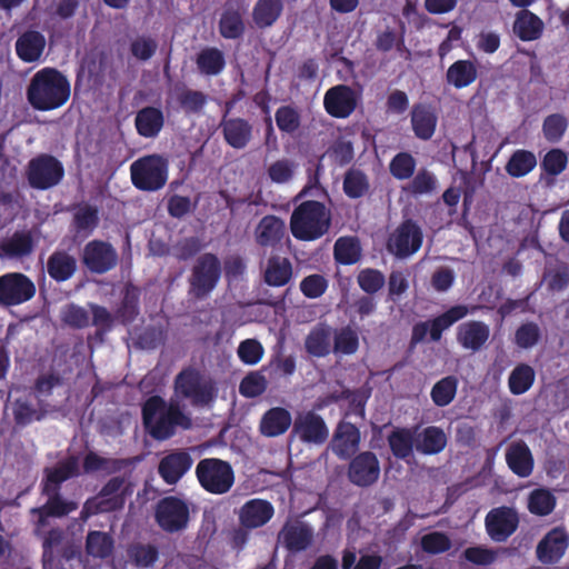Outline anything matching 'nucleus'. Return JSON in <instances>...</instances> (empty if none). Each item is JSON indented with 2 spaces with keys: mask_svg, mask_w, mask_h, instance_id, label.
Here are the masks:
<instances>
[{
  "mask_svg": "<svg viewBox=\"0 0 569 569\" xmlns=\"http://www.w3.org/2000/svg\"><path fill=\"white\" fill-rule=\"evenodd\" d=\"M542 28V21L528 10L520 11L513 23L515 33L523 41H531L539 38Z\"/></svg>",
  "mask_w": 569,
  "mask_h": 569,
  "instance_id": "obj_41",
  "label": "nucleus"
},
{
  "mask_svg": "<svg viewBox=\"0 0 569 569\" xmlns=\"http://www.w3.org/2000/svg\"><path fill=\"white\" fill-rule=\"evenodd\" d=\"M196 63L202 74L217 76L223 70L226 61L219 49L204 48L198 53Z\"/></svg>",
  "mask_w": 569,
  "mask_h": 569,
  "instance_id": "obj_42",
  "label": "nucleus"
},
{
  "mask_svg": "<svg viewBox=\"0 0 569 569\" xmlns=\"http://www.w3.org/2000/svg\"><path fill=\"white\" fill-rule=\"evenodd\" d=\"M132 183L140 190L161 189L168 179V162L158 154L146 156L130 166Z\"/></svg>",
  "mask_w": 569,
  "mask_h": 569,
  "instance_id": "obj_5",
  "label": "nucleus"
},
{
  "mask_svg": "<svg viewBox=\"0 0 569 569\" xmlns=\"http://www.w3.org/2000/svg\"><path fill=\"white\" fill-rule=\"evenodd\" d=\"M490 328L482 321H466L457 328V341L466 350L479 351L488 341Z\"/></svg>",
  "mask_w": 569,
  "mask_h": 569,
  "instance_id": "obj_20",
  "label": "nucleus"
},
{
  "mask_svg": "<svg viewBox=\"0 0 569 569\" xmlns=\"http://www.w3.org/2000/svg\"><path fill=\"white\" fill-rule=\"evenodd\" d=\"M360 431L351 422L340 421L331 439L332 452L340 459L351 458L359 449Z\"/></svg>",
  "mask_w": 569,
  "mask_h": 569,
  "instance_id": "obj_18",
  "label": "nucleus"
},
{
  "mask_svg": "<svg viewBox=\"0 0 569 569\" xmlns=\"http://www.w3.org/2000/svg\"><path fill=\"white\" fill-rule=\"evenodd\" d=\"M535 380V371L527 365L516 367L509 377V387L511 391H527Z\"/></svg>",
  "mask_w": 569,
  "mask_h": 569,
  "instance_id": "obj_58",
  "label": "nucleus"
},
{
  "mask_svg": "<svg viewBox=\"0 0 569 569\" xmlns=\"http://www.w3.org/2000/svg\"><path fill=\"white\" fill-rule=\"evenodd\" d=\"M490 538L497 542L506 541L519 526V517L510 507H498L490 510L485 519Z\"/></svg>",
  "mask_w": 569,
  "mask_h": 569,
  "instance_id": "obj_12",
  "label": "nucleus"
},
{
  "mask_svg": "<svg viewBox=\"0 0 569 569\" xmlns=\"http://www.w3.org/2000/svg\"><path fill=\"white\" fill-rule=\"evenodd\" d=\"M292 433L302 442L315 445L325 443L329 436L325 420L313 411H307L296 417Z\"/></svg>",
  "mask_w": 569,
  "mask_h": 569,
  "instance_id": "obj_16",
  "label": "nucleus"
},
{
  "mask_svg": "<svg viewBox=\"0 0 569 569\" xmlns=\"http://www.w3.org/2000/svg\"><path fill=\"white\" fill-rule=\"evenodd\" d=\"M509 469L520 478H527L533 470V457L523 441L513 442L506 452Z\"/></svg>",
  "mask_w": 569,
  "mask_h": 569,
  "instance_id": "obj_26",
  "label": "nucleus"
},
{
  "mask_svg": "<svg viewBox=\"0 0 569 569\" xmlns=\"http://www.w3.org/2000/svg\"><path fill=\"white\" fill-rule=\"evenodd\" d=\"M43 472L41 489L60 490L62 482L80 475L79 459L77 456H69L60 460L54 467L46 468Z\"/></svg>",
  "mask_w": 569,
  "mask_h": 569,
  "instance_id": "obj_19",
  "label": "nucleus"
},
{
  "mask_svg": "<svg viewBox=\"0 0 569 569\" xmlns=\"http://www.w3.org/2000/svg\"><path fill=\"white\" fill-rule=\"evenodd\" d=\"M293 276L292 263L286 257L272 254L263 269V280L271 287H283Z\"/></svg>",
  "mask_w": 569,
  "mask_h": 569,
  "instance_id": "obj_28",
  "label": "nucleus"
},
{
  "mask_svg": "<svg viewBox=\"0 0 569 569\" xmlns=\"http://www.w3.org/2000/svg\"><path fill=\"white\" fill-rule=\"evenodd\" d=\"M163 126V113L161 110L147 107L140 110L136 117V127L138 132L146 137H156Z\"/></svg>",
  "mask_w": 569,
  "mask_h": 569,
  "instance_id": "obj_39",
  "label": "nucleus"
},
{
  "mask_svg": "<svg viewBox=\"0 0 569 569\" xmlns=\"http://www.w3.org/2000/svg\"><path fill=\"white\" fill-rule=\"evenodd\" d=\"M477 76L478 70L473 61L458 60L448 68L446 79L449 84L461 89L475 82Z\"/></svg>",
  "mask_w": 569,
  "mask_h": 569,
  "instance_id": "obj_36",
  "label": "nucleus"
},
{
  "mask_svg": "<svg viewBox=\"0 0 569 569\" xmlns=\"http://www.w3.org/2000/svg\"><path fill=\"white\" fill-rule=\"evenodd\" d=\"M421 548L427 553L439 555L451 548V541L446 533L433 531L421 538Z\"/></svg>",
  "mask_w": 569,
  "mask_h": 569,
  "instance_id": "obj_60",
  "label": "nucleus"
},
{
  "mask_svg": "<svg viewBox=\"0 0 569 569\" xmlns=\"http://www.w3.org/2000/svg\"><path fill=\"white\" fill-rule=\"evenodd\" d=\"M568 156L561 149H552L541 161L542 169L550 176L560 174L567 167Z\"/></svg>",
  "mask_w": 569,
  "mask_h": 569,
  "instance_id": "obj_62",
  "label": "nucleus"
},
{
  "mask_svg": "<svg viewBox=\"0 0 569 569\" xmlns=\"http://www.w3.org/2000/svg\"><path fill=\"white\" fill-rule=\"evenodd\" d=\"M369 188L366 174L359 170H350L346 173L343 190L350 198L362 197Z\"/></svg>",
  "mask_w": 569,
  "mask_h": 569,
  "instance_id": "obj_57",
  "label": "nucleus"
},
{
  "mask_svg": "<svg viewBox=\"0 0 569 569\" xmlns=\"http://www.w3.org/2000/svg\"><path fill=\"white\" fill-rule=\"evenodd\" d=\"M36 295L33 281L20 272L0 277V306L12 307L31 300Z\"/></svg>",
  "mask_w": 569,
  "mask_h": 569,
  "instance_id": "obj_10",
  "label": "nucleus"
},
{
  "mask_svg": "<svg viewBox=\"0 0 569 569\" xmlns=\"http://www.w3.org/2000/svg\"><path fill=\"white\" fill-rule=\"evenodd\" d=\"M154 520L166 532L174 533L182 531L190 521L189 505L177 496L163 497L154 507Z\"/></svg>",
  "mask_w": 569,
  "mask_h": 569,
  "instance_id": "obj_6",
  "label": "nucleus"
},
{
  "mask_svg": "<svg viewBox=\"0 0 569 569\" xmlns=\"http://www.w3.org/2000/svg\"><path fill=\"white\" fill-rule=\"evenodd\" d=\"M447 446V436L438 427H427L415 439V448L423 455H437Z\"/></svg>",
  "mask_w": 569,
  "mask_h": 569,
  "instance_id": "obj_32",
  "label": "nucleus"
},
{
  "mask_svg": "<svg viewBox=\"0 0 569 569\" xmlns=\"http://www.w3.org/2000/svg\"><path fill=\"white\" fill-rule=\"evenodd\" d=\"M176 391H206L208 383L200 371L188 368L176 378Z\"/></svg>",
  "mask_w": 569,
  "mask_h": 569,
  "instance_id": "obj_51",
  "label": "nucleus"
},
{
  "mask_svg": "<svg viewBox=\"0 0 569 569\" xmlns=\"http://www.w3.org/2000/svg\"><path fill=\"white\" fill-rule=\"evenodd\" d=\"M143 425L156 440H167L174 435L177 426L189 427V419L178 406H166L159 395L150 397L142 407Z\"/></svg>",
  "mask_w": 569,
  "mask_h": 569,
  "instance_id": "obj_2",
  "label": "nucleus"
},
{
  "mask_svg": "<svg viewBox=\"0 0 569 569\" xmlns=\"http://www.w3.org/2000/svg\"><path fill=\"white\" fill-rule=\"evenodd\" d=\"M77 233L88 237L98 224L97 211L91 207L79 208L73 217Z\"/></svg>",
  "mask_w": 569,
  "mask_h": 569,
  "instance_id": "obj_54",
  "label": "nucleus"
},
{
  "mask_svg": "<svg viewBox=\"0 0 569 569\" xmlns=\"http://www.w3.org/2000/svg\"><path fill=\"white\" fill-rule=\"evenodd\" d=\"M568 547V535L563 529L549 531L537 546V557L543 563L557 562Z\"/></svg>",
  "mask_w": 569,
  "mask_h": 569,
  "instance_id": "obj_22",
  "label": "nucleus"
},
{
  "mask_svg": "<svg viewBox=\"0 0 569 569\" xmlns=\"http://www.w3.org/2000/svg\"><path fill=\"white\" fill-rule=\"evenodd\" d=\"M296 164L289 159H280L274 161L268 168L269 178L276 183H286L293 176Z\"/></svg>",
  "mask_w": 569,
  "mask_h": 569,
  "instance_id": "obj_64",
  "label": "nucleus"
},
{
  "mask_svg": "<svg viewBox=\"0 0 569 569\" xmlns=\"http://www.w3.org/2000/svg\"><path fill=\"white\" fill-rule=\"evenodd\" d=\"M537 166V158L528 150H517L506 164V171L513 178H520L531 172Z\"/></svg>",
  "mask_w": 569,
  "mask_h": 569,
  "instance_id": "obj_45",
  "label": "nucleus"
},
{
  "mask_svg": "<svg viewBox=\"0 0 569 569\" xmlns=\"http://www.w3.org/2000/svg\"><path fill=\"white\" fill-rule=\"evenodd\" d=\"M237 355L244 365L254 366L262 359L264 349L257 339H246L239 343Z\"/></svg>",
  "mask_w": 569,
  "mask_h": 569,
  "instance_id": "obj_56",
  "label": "nucleus"
},
{
  "mask_svg": "<svg viewBox=\"0 0 569 569\" xmlns=\"http://www.w3.org/2000/svg\"><path fill=\"white\" fill-rule=\"evenodd\" d=\"M415 168L416 160L407 152L398 153L390 162V172L399 180L409 179L412 176Z\"/></svg>",
  "mask_w": 569,
  "mask_h": 569,
  "instance_id": "obj_61",
  "label": "nucleus"
},
{
  "mask_svg": "<svg viewBox=\"0 0 569 569\" xmlns=\"http://www.w3.org/2000/svg\"><path fill=\"white\" fill-rule=\"evenodd\" d=\"M221 274L219 259L212 253L198 258L190 279L191 292L197 298L206 297L214 289Z\"/></svg>",
  "mask_w": 569,
  "mask_h": 569,
  "instance_id": "obj_9",
  "label": "nucleus"
},
{
  "mask_svg": "<svg viewBox=\"0 0 569 569\" xmlns=\"http://www.w3.org/2000/svg\"><path fill=\"white\" fill-rule=\"evenodd\" d=\"M41 493L48 497L41 510H44L51 517L61 518L78 508L77 502L63 499L60 490L50 491V489H41Z\"/></svg>",
  "mask_w": 569,
  "mask_h": 569,
  "instance_id": "obj_44",
  "label": "nucleus"
},
{
  "mask_svg": "<svg viewBox=\"0 0 569 569\" xmlns=\"http://www.w3.org/2000/svg\"><path fill=\"white\" fill-rule=\"evenodd\" d=\"M421 244V229L411 220H407L390 234L388 250L399 258H406L417 252Z\"/></svg>",
  "mask_w": 569,
  "mask_h": 569,
  "instance_id": "obj_11",
  "label": "nucleus"
},
{
  "mask_svg": "<svg viewBox=\"0 0 569 569\" xmlns=\"http://www.w3.org/2000/svg\"><path fill=\"white\" fill-rule=\"evenodd\" d=\"M117 261V251L108 242L92 240L83 248L82 262L91 272L104 273L114 268Z\"/></svg>",
  "mask_w": 569,
  "mask_h": 569,
  "instance_id": "obj_14",
  "label": "nucleus"
},
{
  "mask_svg": "<svg viewBox=\"0 0 569 569\" xmlns=\"http://www.w3.org/2000/svg\"><path fill=\"white\" fill-rule=\"evenodd\" d=\"M361 249L355 238H339L335 243V258L343 264H351L360 259Z\"/></svg>",
  "mask_w": 569,
  "mask_h": 569,
  "instance_id": "obj_50",
  "label": "nucleus"
},
{
  "mask_svg": "<svg viewBox=\"0 0 569 569\" xmlns=\"http://www.w3.org/2000/svg\"><path fill=\"white\" fill-rule=\"evenodd\" d=\"M568 128V119L561 113H552L542 122V133L549 142H558Z\"/></svg>",
  "mask_w": 569,
  "mask_h": 569,
  "instance_id": "obj_53",
  "label": "nucleus"
},
{
  "mask_svg": "<svg viewBox=\"0 0 569 569\" xmlns=\"http://www.w3.org/2000/svg\"><path fill=\"white\" fill-rule=\"evenodd\" d=\"M333 352L342 355L355 353L359 346L358 335L350 328H342L333 337Z\"/></svg>",
  "mask_w": 569,
  "mask_h": 569,
  "instance_id": "obj_55",
  "label": "nucleus"
},
{
  "mask_svg": "<svg viewBox=\"0 0 569 569\" xmlns=\"http://www.w3.org/2000/svg\"><path fill=\"white\" fill-rule=\"evenodd\" d=\"M37 393H33L36 396ZM19 398L13 406L14 422L19 427H26L33 421H39L44 417L46 411L40 407V399L37 397Z\"/></svg>",
  "mask_w": 569,
  "mask_h": 569,
  "instance_id": "obj_31",
  "label": "nucleus"
},
{
  "mask_svg": "<svg viewBox=\"0 0 569 569\" xmlns=\"http://www.w3.org/2000/svg\"><path fill=\"white\" fill-rule=\"evenodd\" d=\"M348 479L351 483L366 488L379 479L380 465L377 456L371 451L356 455L348 467Z\"/></svg>",
  "mask_w": 569,
  "mask_h": 569,
  "instance_id": "obj_13",
  "label": "nucleus"
},
{
  "mask_svg": "<svg viewBox=\"0 0 569 569\" xmlns=\"http://www.w3.org/2000/svg\"><path fill=\"white\" fill-rule=\"evenodd\" d=\"M282 10L281 0H258L252 9V20L260 29L269 28L279 19Z\"/></svg>",
  "mask_w": 569,
  "mask_h": 569,
  "instance_id": "obj_37",
  "label": "nucleus"
},
{
  "mask_svg": "<svg viewBox=\"0 0 569 569\" xmlns=\"http://www.w3.org/2000/svg\"><path fill=\"white\" fill-rule=\"evenodd\" d=\"M193 458L186 449H177L164 455L158 463V475L164 483L177 485L191 469Z\"/></svg>",
  "mask_w": 569,
  "mask_h": 569,
  "instance_id": "obj_15",
  "label": "nucleus"
},
{
  "mask_svg": "<svg viewBox=\"0 0 569 569\" xmlns=\"http://www.w3.org/2000/svg\"><path fill=\"white\" fill-rule=\"evenodd\" d=\"M473 307L471 311L476 310ZM470 312V309L467 306H455L451 307L448 311L435 318L431 321H428L430 325V338L432 341H438L441 338L442 331L451 327L455 322L465 318Z\"/></svg>",
  "mask_w": 569,
  "mask_h": 569,
  "instance_id": "obj_38",
  "label": "nucleus"
},
{
  "mask_svg": "<svg viewBox=\"0 0 569 569\" xmlns=\"http://www.w3.org/2000/svg\"><path fill=\"white\" fill-rule=\"evenodd\" d=\"M158 49V42L146 36H139L131 40L130 52L139 61H147L153 57Z\"/></svg>",
  "mask_w": 569,
  "mask_h": 569,
  "instance_id": "obj_59",
  "label": "nucleus"
},
{
  "mask_svg": "<svg viewBox=\"0 0 569 569\" xmlns=\"http://www.w3.org/2000/svg\"><path fill=\"white\" fill-rule=\"evenodd\" d=\"M415 439L409 429H396L388 436V443L392 455L398 459H406L412 453Z\"/></svg>",
  "mask_w": 569,
  "mask_h": 569,
  "instance_id": "obj_46",
  "label": "nucleus"
},
{
  "mask_svg": "<svg viewBox=\"0 0 569 569\" xmlns=\"http://www.w3.org/2000/svg\"><path fill=\"white\" fill-rule=\"evenodd\" d=\"M131 562L138 568H148L154 565L159 558V550L150 543L137 542L127 550Z\"/></svg>",
  "mask_w": 569,
  "mask_h": 569,
  "instance_id": "obj_48",
  "label": "nucleus"
},
{
  "mask_svg": "<svg viewBox=\"0 0 569 569\" xmlns=\"http://www.w3.org/2000/svg\"><path fill=\"white\" fill-rule=\"evenodd\" d=\"M62 163L52 156L41 154L29 161L27 178L32 188L49 189L63 178Z\"/></svg>",
  "mask_w": 569,
  "mask_h": 569,
  "instance_id": "obj_8",
  "label": "nucleus"
},
{
  "mask_svg": "<svg viewBox=\"0 0 569 569\" xmlns=\"http://www.w3.org/2000/svg\"><path fill=\"white\" fill-rule=\"evenodd\" d=\"M36 239L31 230H17L0 239L1 260H22L33 252Z\"/></svg>",
  "mask_w": 569,
  "mask_h": 569,
  "instance_id": "obj_17",
  "label": "nucleus"
},
{
  "mask_svg": "<svg viewBox=\"0 0 569 569\" xmlns=\"http://www.w3.org/2000/svg\"><path fill=\"white\" fill-rule=\"evenodd\" d=\"M292 423L290 412L282 407H273L267 410L259 423V431L268 438L279 437L287 432Z\"/></svg>",
  "mask_w": 569,
  "mask_h": 569,
  "instance_id": "obj_25",
  "label": "nucleus"
},
{
  "mask_svg": "<svg viewBox=\"0 0 569 569\" xmlns=\"http://www.w3.org/2000/svg\"><path fill=\"white\" fill-rule=\"evenodd\" d=\"M330 212L318 201H305L290 218V229L296 239L312 241L322 237L330 227Z\"/></svg>",
  "mask_w": 569,
  "mask_h": 569,
  "instance_id": "obj_3",
  "label": "nucleus"
},
{
  "mask_svg": "<svg viewBox=\"0 0 569 569\" xmlns=\"http://www.w3.org/2000/svg\"><path fill=\"white\" fill-rule=\"evenodd\" d=\"M200 487L211 495H224L234 485V471L230 462L219 458H203L196 466Z\"/></svg>",
  "mask_w": 569,
  "mask_h": 569,
  "instance_id": "obj_4",
  "label": "nucleus"
},
{
  "mask_svg": "<svg viewBox=\"0 0 569 569\" xmlns=\"http://www.w3.org/2000/svg\"><path fill=\"white\" fill-rule=\"evenodd\" d=\"M286 232L282 219L276 216L263 217L254 229V240L261 247H274Z\"/></svg>",
  "mask_w": 569,
  "mask_h": 569,
  "instance_id": "obj_29",
  "label": "nucleus"
},
{
  "mask_svg": "<svg viewBox=\"0 0 569 569\" xmlns=\"http://www.w3.org/2000/svg\"><path fill=\"white\" fill-rule=\"evenodd\" d=\"M313 531L303 522H287L279 532V540L291 552L306 550L312 542Z\"/></svg>",
  "mask_w": 569,
  "mask_h": 569,
  "instance_id": "obj_24",
  "label": "nucleus"
},
{
  "mask_svg": "<svg viewBox=\"0 0 569 569\" xmlns=\"http://www.w3.org/2000/svg\"><path fill=\"white\" fill-rule=\"evenodd\" d=\"M273 513V506L269 501L250 499L241 507L239 520L244 528L254 529L266 525Z\"/></svg>",
  "mask_w": 569,
  "mask_h": 569,
  "instance_id": "obj_23",
  "label": "nucleus"
},
{
  "mask_svg": "<svg viewBox=\"0 0 569 569\" xmlns=\"http://www.w3.org/2000/svg\"><path fill=\"white\" fill-rule=\"evenodd\" d=\"M325 107L333 117H348L356 108L353 90L342 84L329 89L325 96Z\"/></svg>",
  "mask_w": 569,
  "mask_h": 569,
  "instance_id": "obj_21",
  "label": "nucleus"
},
{
  "mask_svg": "<svg viewBox=\"0 0 569 569\" xmlns=\"http://www.w3.org/2000/svg\"><path fill=\"white\" fill-rule=\"evenodd\" d=\"M226 142L234 149H243L252 137L251 124L241 118H224L220 124Z\"/></svg>",
  "mask_w": 569,
  "mask_h": 569,
  "instance_id": "obj_27",
  "label": "nucleus"
},
{
  "mask_svg": "<svg viewBox=\"0 0 569 569\" xmlns=\"http://www.w3.org/2000/svg\"><path fill=\"white\" fill-rule=\"evenodd\" d=\"M220 34L226 39H237L244 31V23L241 13L232 8H227L219 21Z\"/></svg>",
  "mask_w": 569,
  "mask_h": 569,
  "instance_id": "obj_47",
  "label": "nucleus"
},
{
  "mask_svg": "<svg viewBox=\"0 0 569 569\" xmlns=\"http://www.w3.org/2000/svg\"><path fill=\"white\" fill-rule=\"evenodd\" d=\"M556 506L555 496L547 489H535L528 499V509L537 516H547Z\"/></svg>",
  "mask_w": 569,
  "mask_h": 569,
  "instance_id": "obj_49",
  "label": "nucleus"
},
{
  "mask_svg": "<svg viewBox=\"0 0 569 569\" xmlns=\"http://www.w3.org/2000/svg\"><path fill=\"white\" fill-rule=\"evenodd\" d=\"M411 123L419 139H430L436 130L437 116L433 110L425 104L415 106L411 111Z\"/></svg>",
  "mask_w": 569,
  "mask_h": 569,
  "instance_id": "obj_33",
  "label": "nucleus"
},
{
  "mask_svg": "<svg viewBox=\"0 0 569 569\" xmlns=\"http://www.w3.org/2000/svg\"><path fill=\"white\" fill-rule=\"evenodd\" d=\"M124 478L112 477L100 489L97 496L87 499L81 510V517L87 519L99 513L118 511L124 506V495L120 492Z\"/></svg>",
  "mask_w": 569,
  "mask_h": 569,
  "instance_id": "obj_7",
  "label": "nucleus"
},
{
  "mask_svg": "<svg viewBox=\"0 0 569 569\" xmlns=\"http://www.w3.org/2000/svg\"><path fill=\"white\" fill-rule=\"evenodd\" d=\"M542 283H545L547 290L551 292L565 290L569 286V266L565 262H556L555 264L547 266Z\"/></svg>",
  "mask_w": 569,
  "mask_h": 569,
  "instance_id": "obj_43",
  "label": "nucleus"
},
{
  "mask_svg": "<svg viewBox=\"0 0 569 569\" xmlns=\"http://www.w3.org/2000/svg\"><path fill=\"white\" fill-rule=\"evenodd\" d=\"M44 48L46 38L34 30L23 32L16 41L17 54L24 62L38 61Z\"/></svg>",
  "mask_w": 569,
  "mask_h": 569,
  "instance_id": "obj_30",
  "label": "nucleus"
},
{
  "mask_svg": "<svg viewBox=\"0 0 569 569\" xmlns=\"http://www.w3.org/2000/svg\"><path fill=\"white\" fill-rule=\"evenodd\" d=\"M27 98L37 110H53L69 100L70 83L58 70L43 68L31 78L27 89Z\"/></svg>",
  "mask_w": 569,
  "mask_h": 569,
  "instance_id": "obj_1",
  "label": "nucleus"
},
{
  "mask_svg": "<svg viewBox=\"0 0 569 569\" xmlns=\"http://www.w3.org/2000/svg\"><path fill=\"white\" fill-rule=\"evenodd\" d=\"M358 284L367 293L379 291L385 284V276L376 269H363L358 274Z\"/></svg>",
  "mask_w": 569,
  "mask_h": 569,
  "instance_id": "obj_63",
  "label": "nucleus"
},
{
  "mask_svg": "<svg viewBox=\"0 0 569 569\" xmlns=\"http://www.w3.org/2000/svg\"><path fill=\"white\" fill-rule=\"evenodd\" d=\"M332 330L330 327L319 325L306 337L305 347L313 357H325L331 350Z\"/></svg>",
  "mask_w": 569,
  "mask_h": 569,
  "instance_id": "obj_35",
  "label": "nucleus"
},
{
  "mask_svg": "<svg viewBox=\"0 0 569 569\" xmlns=\"http://www.w3.org/2000/svg\"><path fill=\"white\" fill-rule=\"evenodd\" d=\"M114 549V540L108 532L92 530L86 538V552L92 558L106 559Z\"/></svg>",
  "mask_w": 569,
  "mask_h": 569,
  "instance_id": "obj_40",
  "label": "nucleus"
},
{
  "mask_svg": "<svg viewBox=\"0 0 569 569\" xmlns=\"http://www.w3.org/2000/svg\"><path fill=\"white\" fill-rule=\"evenodd\" d=\"M437 187L436 176L426 169H421L408 184L407 191L413 196L431 194L437 190Z\"/></svg>",
  "mask_w": 569,
  "mask_h": 569,
  "instance_id": "obj_52",
  "label": "nucleus"
},
{
  "mask_svg": "<svg viewBox=\"0 0 569 569\" xmlns=\"http://www.w3.org/2000/svg\"><path fill=\"white\" fill-rule=\"evenodd\" d=\"M77 270V260L66 251H54L48 259L47 271L56 281L70 279Z\"/></svg>",
  "mask_w": 569,
  "mask_h": 569,
  "instance_id": "obj_34",
  "label": "nucleus"
}]
</instances>
